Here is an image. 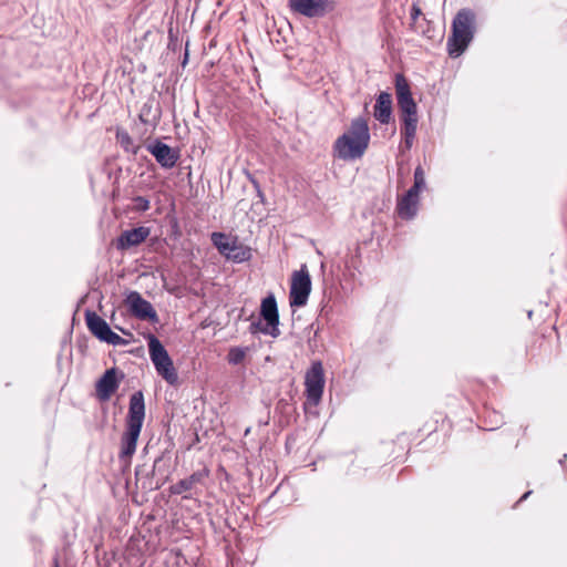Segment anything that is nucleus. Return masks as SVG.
Listing matches in <instances>:
<instances>
[{"mask_svg":"<svg viewBox=\"0 0 567 567\" xmlns=\"http://www.w3.org/2000/svg\"><path fill=\"white\" fill-rule=\"evenodd\" d=\"M125 374L113 367L106 369L102 377L96 381L95 392L100 401L105 402L117 391Z\"/></svg>","mask_w":567,"mask_h":567,"instance_id":"8","label":"nucleus"},{"mask_svg":"<svg viewBox=\"0 0 567 567\" xmlns=\"http://www.w3.org/2000/svg\"><path fill=\"white\" fill-rule=\"evenodd\" d=\"M168 463H169V457H166L164 454L157 456L154 460L152 474L153 475L159 474L161 476L166 475L168 473Z\"/></svg>","mask_w":567,"mask_h":567,"instance_id":"23","label":"nucleus"},{"mask_svg":"<svg viewBox=\"0 0 567 567\" xmlns=\"http://www.w3.org/2000/svg\"><path fill=\"white\" fill-rule=\"evenodd\" d=\"M168 35H169V43H168V48H169V49L175 50V47H176V44H177V38H175V37L173 35V31H172V30H169Z\"/></svg>","mask_w":567,"mask_h":567,"instance_id":"29","label":"nucleus"},{"mask_svg":"<svg viewBox=\"0 0 567 567\" xmlns=\"http://www.w3.org/2000/svg\"><path fill=\"white\" fill-rule=\"evenodd\" d=\"M288 404V402L284 399L279 400L278 403H277V406H281V408H285L286 405Z\"/></svg>","mask_w":567,"mask_h":567,"instance_id":"32","label":"nucleus"},{"mask_svg":"<svg viewBox=\"0 0 567 567\" xmlns=\"http://www.w3.org/2000/svg\"><path fill=\"white\" fill-rule=\"evenodd\" d=\"M249 332L251 334L260 332L265 336H270L272 338H278L280 336L279 329L270 328L267 322L261 323L260 321H252L249 326Z\"/></svg>","mask_w":567,"mask_h":567,"instance_id":"21","label":"nucleus"},{"mask_svg":"<svg viewBox=\"0 0 567 567\" xmlns=\"http://www.w3.org/2000/svg\"><path fill=\"white\" fill-rule=\"evenodd\" d=\"M134 208L138 212H145L150 208V200L144 196H136L134 199Z\"/></svg>","mask_w":567,"mask_h":567,"instance_id":"27","label":"nucleus"},{"mask_svg":"<svg viewBox=\"0 0 567 567\" xmlns=\"http://www.w3.org/2000/svg\"><path fill=\"white\" fill-rule=\"evenodd\" d=\"M422 14L421 8L417 4H412L410 17L413 22L417 20V18Z\"/></svg>","mask_w":567,"mask_h":567,"instance_id":"28","label":"nucleus"},{"mask_svg":"<svg viewBox=\"0 0 567 567\" xmlns=\"http://www.w3.org/2000/svg\"><path fill=\"white\" fill-rule=\"evenodd\" d=\"M401 122L402 144L400 148L402 152L410 151L413 146L417 130V116L401 117Z\"/></svg>","mask_w":567,"mask_h":567,"instance_id":"20","label":"nucleus"},{"mask_svg":"<svg viewBox=\"0 0 567 567\" xmlns=\"http://www.w3.org/2000/svg\"><path fill=\"white\" fill-rule=\"evenodd\" d=\"M413 185L411 186L413 189L421 193L425 188V173L421 165L416 166L413 175Z\"/></svg>","mask_w":567,"mask_h":567,"instance_id":"25","label":"nucleus"},{"mask_svg":"<svg viewBox=\"0 0 567 567\" xmlns=\"http://www.w3.org/2000/svg\"><path fill=\"white\" fill-rule=\"evenodd\" d=\"M392 95L389 92H381L373 106V116L381 124H389L392 118Z\"/></svg>","mask_w":567,"mask_h":567,"instance_id":"17","label":"nucleus"},{"mask_svg":"<svg viewBox=\"0 0 567 567\" xmlns=\"http://www.w3.org/2000/svg\"><path fill=\"white\" fill-rule=\"evenodd\" d=\"M567 460V454H564L563 458L559 461L560 464H563L564 462H566Z\"/></svg>","mask_w":567,"mask_h":567,"instance_id":"34","label":"nucleus"},{"mask_svg":"<svg viewBox=\"0 0 567 567\" xmlns=\"http://www.w3.org/2000/svg\"><path fill=\"white\" fill-rule=\"evenodd\" d=\"M150 359L157 372L169 385L178 384V373L174 362L161 340L153 333L145 336Z\"/></svg>","mask_w":567,"mask_h":567,"instance_id":"3","label":"nucleus"},{"mask_svg":"<svg viewBox=\"0 0 567 567\" xmlns=\"http://www.w3.org/2000/svg\"><path fill=\"white\" fill-rule=\"evenodd\" d=\"M311 292V278L305 266L295 271L291 279L289 303L292 308H301L307 305Z\"/></svg>","mask_w":567,"mask_h":567,"instance_id":"6","label":"nucleus"},{"mask_svg":"<svg viewBox=\"0 0 567 567\" xmlns=\"http://www.w3.org/2000/svg\"><path fill=\"white\" fill-rule=\"evenodd\" d=\"M330 0H288L289 8L307 18H321L330 7Z\"/></svg>","mask_w":567,"mask_h":567,"instance_id":"11","label":"nucleus"},{"mask_svg":"<svg viewBox=\"0 0 567 567\" xmlns=\"http://www.w3.org/2000/svg\"><path fill=\"white\" fill-rule=\"evenodd\" d=\"M125 302L130 312L140 320H148L152 323L158 322V316L150 301L144 299L137 291H130Z\"/></svg>","mask_w":567,"mask_h":567,"instance_id":"10","label":"nucleus"},{"mask_svg":"<svg viewBox=\"0 0 567 567\" xmlns=\"http://www.w3.org/2000/svg\"><path fill=\"white\" fill-rule=\"evenodd\" d=\"M115 329L120 330L121 332H123L125 334H130L126 330H124L123 328H121L118 326H115Z\"/></svg>","mask_w":567,"mask_h":567,"instance_id":"33","label":"nucleus"},{"mask_svg":"<svg viewBox=\"0 0 567 567\" xmlns=\"http://www.w3.org/2000/svg\"><path fill=\"white\" fill-rule=\"evenodd\" d=\"M116 138L125 152H132L133 154L137 153L138 147L134 145L133 138L127 132L117 131Z\"/></svg>","mask_w":567,"mask_h":567,"instance_id":"22","label":"nucleus"},{"mask_svg":"<svg viewBox=\"0 0 567 567\" xmlns=\"http://www.w3.org/2000/svg\"><path fill=\"white\" fill-rule=\"evenodd\" d=\"M348 137L357 140L367 145L370 144L371 135L368 120L363 116H358L350 122L348 130L343 133Z\"/></svg>","mask_w":567,"mask_h":567,"instance_id":"18","label":"nucleus"},{"mask_svg":"<svg viewBox=\"0 0 567 567\" xmlns=\"http://www.w3.org/2000/svg\"><path fill=\"white\" fill-rule=\"evenodd\" d=\"M258 195H259L260 197H262V194H261V190H260V189H258Z\"/></svg>","mask_w":567,"mask_h":567,"instance_id":"36","label":"nucleus"},{"mask_svg":"<svg viewBox=\"0 0 567 567\" xmlns=\"http://www.w3.org/2000/svg\"><path fill=\"white\" fill-rule=\"evenodd\" d=\"M476 16L472 9L463 8L457 11L451 25V34L447 38V53L451 58L461 56L475 34Z\"/></svg>","mask_w":567,"mask_h":567,"instance_id":"2","label":"nucleus"},{"mask_svg":"<svg viewBox=\"0 0 567 567\" xmlns=\"http://www.w3.org/2000/svg\"><path fill=\"white\" fill-rule=\"evenodd\" d=\"M530 494L532 491H527L526 493H524L523 496L519 498L518 503L525 501Z\"/></svg>","mask_w":567,"mask_h":567,"instance_id":"31","label":"nucleus"},{"mask_svg":"<svg viewBox=\"0 0 567 567\" xmlns=\"http://www.w3.org/2000/svg\"><path fill=\"white\" fill-rule=\"evenodd\" d=\"M208 474L209 471L207 468L195 471L188 477L179 480L177 483L173 484L169 487V491L174 495H181L183 493L190 492L196 487V485L203 484Z\"/></svg>","mask_w":567,"mask_h":567,"instance_id":"16","label":"nucleus"},{"mask_svg":"<svg viewBox=\"0 0 567 567\" xmlns=\"http://www.w3.org/2000/svg\"><path fill=\"white\" fill-rule=\"evenodd\" d=\"M369 145L360 143L357 140L340 135L333 143L334 155L343 161H354L361 158Z\"/></svg>","mask_w":567,"mask_h":567,"instance_id":"9","label":"nucleus"},{"mask_svg":"<svg viewBox=\"0 0 567 567\" xmlns=\"http://www.w3.org/2000/svg\"><path fill=\"white\" fill-rule=\"evenodd\" d=\"M53 567H60L58 559H54V565H53Z\"/></svg>","mask_w":567,"mask_h":567,"instance_id":"35","label":"nucleus"},{"mask_svg":"<svg viewBox=\"0 0 567 567\" xmlns=\"http://www.w3.org/2000/svg\"><path fill=\"white\" fill-rule=\"evenodd\" d=\"M259 316L260 319L267 322L270 328L279 329V311L274 293H269L262 298Z\"/></svg>","mask_w":567,"mask_h":567,"instance_id":"15","label":"nucleus"},{"mask_svg":"<svg viewBox=\"0 0 567 567\" xmlns=\"http://www.w3.org/2000/svg\"><path fill=\"white\" fill-rule=\"evenodd\" d=\"M150 235L151 228L146 226H138L135 228L123 230L116 239V249L124 251L128 250L132 247H136L144 243Z\"/></svg>","mask_w":567,"mask_h":567,"instance_id":"13","label":"nucleus"},{"mask_svg":"<svg viewBox=\"0 0 567 567\" xmlns=\"http://www.w3.org/2000/svg\"><path fill=\"white\" fill-rule=\"evenodd\" d=\"M394 86L401 117L417 116V105L413 99L410 83L402 73L395 74Z\"/></svg>","mask_w":567,"mask_h":567,"instance_id":"7","label":"nucleus"},{"mask_svg":"<svg viewBox=\"0 0 567 567\" xmlns=\"http://www.w3.org/2000/svg\"><path fill=\"white\" fill-rule=\"evenodd\" d=\"M210 240L220 255L228 260L240 264L251 258V249L239 243L238 237L228 236L225 233L214 231Z\"/></svg>","mask_w":567,"mask_h":567,"instance_id":"4","label":"nucleus"},{"mask_svg":"<svg viewBox=\"0 0 567 567\" xmlns=\"http://www.w3.org/2000/svg\"><path fill=\"white\" fill-rule=\"evenodd\" d=\"M246 351H247V348H241V347L230 348L228 351V355H227L228 362L233 365L240 364L246 357Z\"/></svg>","mask_w":567,"mask_h":567,"instance_id":"24","label":"nucleus"},{"mask_svg":"<svg viewBox=\"0 0 567 567\" xmlns=\"http://www.w3.org/2000/svg\"><path fill=\"white\" fill-rule=\"evenodd\" d=\"M102 342H105V343L112 344V346H127L128 344V341L126 339H124L121 336H118L117 333H115L112 329L109 331V333L106 334L105 339Z\"/></svg>","mask_w":567,"mask_h":567,"instance_id":"26","label":"nucleus"},{"mask_svg":"<svg viewBox=\"0 0 567 567\" xmlns=\"http://www.w3.org/2000/svg\"><path fill=\"white\" fill-rule=\"evenodd\" d=\"M187 62H188V42L186 43V49H185L184 59L182 61V65L185 66Z\"/></svg>","mask_w":567,"mask_h":567,"instance_id":"30","label":"nucleus"},{"mask_svg":"<svg viewBox=\"0 0 567 567\" xmlns=\"http://www.w3.org/2000/svg\"><path fill=\"white\" fill-rule=\"evenodd\" d=\"M85 322L89 331L100 341H103L111 330L110 324L100 317L95 311L86 309L85 313Z\"/></svg>","mask_w":567,"mask_h":567,"instance_id":"19","label":"nucleus"},{"mask_svg":"<svg viewBox=\"0 0 567 567\" xmlns=\"http://www.w3.org/2000/svg\"><path fill=\"white\" fill-rule=\"evenodd\" d=\"M146 150L155 157L156 162L166 169L173 168L179 158L177 151L159 140L150 143Z\"/></svg>","mask_w":567,"mask_h":567,"instance_id":"12","label":"nucleus"},{"mask_svg":"<svg viewBox=\"0 0 567 567\" xmlns=\"http://www.w3.org/2000/svg\"><path fill=\"white\" fill-rule=\"evenodd\" d=\"M420 193L412 187L398 200L396 210L402 219L410 220L417 214Z\"/></svg>","mask_w":567,"mask_h":567,"instance_id":"14","label":"nucleus"},{"mask_svg":"<svg viewBox=\"0 0 567 567\" xmlns=\"http://www.w3.org/2000/svg\"><path fill=\"white\" fill-rule=\"evenodd\" d=\"M324 372L321 361H313L305 377L307 402L318 405L324 390Z\"/></svg>","mask_w":567,"mask_h":567,"instance_id":"5","label":"nucleus"},{"mask_svg":"<svg viewBox=\"0 0 567 567\" xmlns=\"http://www.w3.org/2000/svg\"><path fill=\"white\" fill-rule=\"evenodd\" d=\"M145 398L142 390L130 395L128 411L125 417V430L121 436L118 457L130 460L136 451L137 441L145 420Z\"/></svg>","mask_w":567,"mask_h":567,"instance_id":"1","label":"nucleus"}]
</instances>
